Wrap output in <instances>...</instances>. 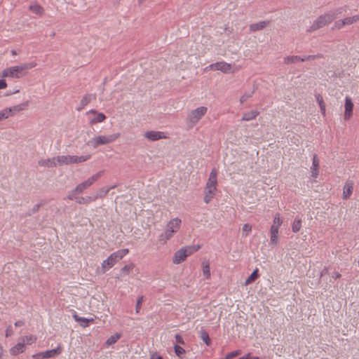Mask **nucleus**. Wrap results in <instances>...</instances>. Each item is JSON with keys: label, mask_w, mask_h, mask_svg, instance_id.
<instances>
[{"label": "nucleus", "mask_w": 359, "mask_h": 359, "mask_svg": "<svg viewBox=\"0 0 359 359\" xmlns=\"http://www.w3.org/2000/svg\"><path fill=\"white\" fill-rule=\"evenodd\" d=\"M74 320L80 324V325L83 327H86L89 326L90 323H93V318H86L83 317H79L76 313L73 316Z\"/></svg>", "instance_id": "nucleus-19"}, {"label": "nucleus", "mask_w": 359, "mask_h": 359, "mask_svg": "<svg viewBox=\"0 0 359 359\" xmlns=\"http://www.w3.org/2000/svg\"><path fill=\"white\" fill-rule=\"evenodd\" d=\"M353 109V103L349 97H346L345 99V112L344 118L345 120H348L352 116Z\"/></svg>", "instance_id": "nucleus-13"}, {"label": "nucleus", "mask_w": 359, "mask_h": 359, "mask_svg": "<svg viewBox=\"0 0 359 359\" xmlns=\"http://www.w3.org/2000/svg\"><path fill=\"white\" fill-rule=\"evenodd\" d=\"M200 248V245H189L182 248V249L184 250L187 257L192 255L194 252L198 251Z\"/></svg>", "instance_id": "nucleus-27"}, {"label": "nucleus", "mask_w": 359, "mask_h": 359, "mask_svg": "<svg viewBox=\"0 0 359 359\" xmlns=\"http://www.w3.org/2000/svg\"><path fill=\"white\" fill-rule=\"evenodd\" d=\"M346 24L343 23V20H339L335 22L334 27L337 29H341L344 26H345Z\"/></svg>", "instance_id": "nucleus-51"}, {"label": "nucleus", "mask_w": 359, "mask_h": 359, "mask_svg": "<svg viewBox=\"0 0 359 359\" xmlns=\"http://www.w3.org/2000/svg\"><path fill=\"white\" fill-rule=\"evenodd\" d=\"M259 276L258 274V269H256L254 270V271L251 273V275L245 280V285H248L249 284L254 282Z\"/></svg>", "instance_id": "nucleus-32"}, {"label": "nucleus", "mask_w": 359, "mask_h": 359, "mask_svg": "<svg viewBox=\"0 0 359 359\" xmlns=\"http://www.w3.org/2000/svg\"><path fill=\"white\" fill-rule=\"evenodd\" d=\"M208 109L205 107H200L193 110L189 115L190 121L196 124L207 112Z\"/></svg>", "instance_id": "nucleus-10"}, {"label": "nucleus", "mask_w": 359, "mask_h": 359, "mask_svg": "<svg viewBox=\"0 0 359 359\" xmlns=\"http://www.w3.org/2000/svg\"><path fill=\"white\" fill-rule=\"evenodd\" d=\"M215 70H219L223 73H229L231 72V65L225 62H217L214 63Z\"/></svg>", "instance_id": "nucleus-17"}, {"label": "nucleus", "mask_w": 359, "mask_h": 359, "mask_svg": "<svg viewBox=\"0 0 359 359\" xmlns=\"http://www.w3.org/2000/svg\"><path fill=\"white\" fill-rule=\"evenodd\" d=\"M243 231V232H245V236H247L249 233L251 232L252 231V226L250 224H245L243 226V229H242Z\"/></svg>", "instance_id": "nucleus-48"}, {"label": "nucleus", "mask_w": 359, "mask_h": 359, "mask_svg": "<svg viewBox=\"0 0 359 359\" xmlns=\"http://www.w3.org/2000/svg\"><path fill=\"white\" fill-rule=\"evenodd\" d=\"M20 341L24 343V345H25V344L30 345L36 341V337L32 334L22 337Z\"/></svg>", "instance_id": "nucleus-33"}, {"label": "nucleus", "mask_w": 359, "mask_h": 359, "mask_svg": "<svg viewBox=\"0 0 359 359\" xmlns=\"http://www.w3.org/2000/svg\"><path fill=\"white\" fill-rule=\"evenodd\" d=\"M119 133L112 134L110 135H100L89 140L88 144L91 145L93 148H97L100 145L108 144L114 142L119 137Z\"/></svg>", "instance_id": "nucleus-8"}, {"label": "nucleus", "mask_w": 359, "mask_h": 359, "mask_svg": "<svg viewBox=\"0 0 359 359\" xmlns=\"http://www.w3.org/2000/svg\"><path fill=\"white\" fill-rule=\"evenodd\" d=\"M2 354H3V350H2V348L0 346V358L2 356Z\"/></svg>", "instance_id": "nucleus-60"}, {"label": "nucleus", "mask_w": 359, "mask_h": 359, "mask_svg": "<svg viewBox=\"0 0 359 359\" xmlns=\"http://www.w3.org/2000/svg\"><path fill=\"white\" fill-rule=\"evenodd\" d=\"M97 198H98V196H94V197L86 196V197H83V196H76V198L74 199L73 201H75L79 204H88V203H91L93 201H95Z\"/></svg>", "instance_id": "nucleus-20"}, {"label": "nucleus", "mask_w": 359, "mask_h": 359, "mask_svg": "<svg viewBox=\"0 0 359 359\" xmlns=\"http://www.w3.org/2000/svg\"><path fill=\"white\" fill-rule=\"evenodd\" d=\"M104 171L101 170L89 177L86 181L78 184L73 190L69 192L67 198L74 200L76 198V195L82 194L86 189L90 187L95 182H96L103 175Z\"/></svg>", "instance_id": "nucleus-3"}, {"label": "nucleus", "mask_w": 359, "mask_h": 359, "mask_svg": "<svg viewBox=\"0 0 359 359\" xmlns=\"http://www.w3.org/2000/svg\"><path fill=\"white\" fill-rule=\"evenodd\" d=\"M254 93V90H252L249 93H245L240 98V102L241 104L246 102L249 98H250Z\"/></svg>", "instance_id": "nucleus-42"}, {"label": "nucleus", "mask_w": 359, "mask_h": 359, "mask_svg": "<svg viewBox=\"0 0 359 359\" xmlns=\"http://www.w3.org/2000/svg\"><path fill=\"white\" fill-rule=\"evenodd\" d=\"M7 86L6 82L4 80L0 79V89H4Z\"/></svg>", "instance_id": "nucleus-52"}, {"label": "nucleus", "mask_w": 359, "mask_h": 359, "mask_svg": "<svg viewBox=\"0 0 359 359\" xmlns=\"http://www.w3.org/2000/svg\"><path fill=\"white\" fill-rule=\"evenodd\" d=\"M282 224L283 220L280 217V214L276 213L270 229V243L273 245H276L278 243V230Z\"/></svg>", "instance_id": "nucleus-9"}, {"label": "nucleus", "mask_w": 359, "mask_h": 359, "mask_svg": "<svg viewBox=\"0 0 359 359\" xmlns=\"http://www.w3.org/2000/svg\"><path fill=\"white\" fill-rule=\"evenodd\" d=\"M241 354V350H236V351H232V352H230L229 353L224 359H230V358H235L239 355Z\"/></svg>", "instance_id": "nucleus-43"}, {"label": "nucleus", "mask_w": 359, "mask_h": 359, "mask_svg": "<svg viewBox=\"0 0 359 359\" xmlns=\"http://www.w3.org/2000/svg\"><path fill=\"white\" fill-rule=\"evenodd\" d=\"M199 337L207 346L210 345L211 340L210 339L209 334L203 327H201L199 331Z\"/></svg>", "instance_id": "nucleus-25"}, {"label": "nucleus", "mask_w": 359, "mask_h": 359, "mask_svg": "<svg viewBox=\"0 0 359 359\" xmlns=\"http://www.w3.org/2000/svg\"><path fill=\"white\" fill-rule=\"evenodd\" d=\"M269 23V21H260L257 23L251 24L249 27L250 31L256 32L258 30H262L264 29L268 25Z\"/></svg>", "instance_id": "nucleus-22"}, {"label": "nucleus", "mask_w": 359, "mask_h": 359, "mask_svg": "<svg viewBox=\"0 0 359 359\" xmlns=\"http://www.w3.org/2000/svg\"><path fill=\"white\" fill-rule=\"evenodd\" d=\"M332 277L333 278H335V279H337V278H339L341 277V274L338 272H334L332 275Z\"/></svg>", "instance_id": "nucleus-53"}, {"label": "nucleus", "mask_w": 359, "mask_h": 359, "mask_svg": "<svg viewBox=\"0 0 359 359\" xmlns=\"http://www.w3.org/2000/svg\"><path fill=\"white\" fill-rule=\"evenodd\" d=\"M24 325V322L22 321V320H18V321H16L15 323V327H20V326H22Z\"/></svg>", "instance_id": "nucleus-54"}, {"label": "nucleus", "mask_w": 359, "mask_h": 359, "mask_svg": "<svg viewBox=\"0 0 359 359\" xmlns=\"http://www.w3.org/2000/svg\"><path fill=\"white\" fill-rule=\"evenodd\" d=\"M91 113L96 114V116L92 120V123H101L106 119V116L102 113H97L95 110H91Z\"/></svg>", "instance_id": "nucleus-30"}, {"label": "nucleus", "mask_w": 359, "mask_h": 359, "mask_svg": "<svg viewBox=\"0 0 359 359\" xmlns=\"http://www.w3.org/2000/svg\"><path fill=\"white\" fill-rule=\"evenodd\" d=\"M144 137L150 141H156L166 138L163 132L150 130L144 133Z\"/></svg>", "instance_id": "nucleus-12"}, {"label": "nucleus", "mask_w": 359, "mask_h": 359, "mask_svg": "<svg viewBox=\"0 0 359 359\" xmlns=\"http://www.w3.org/2000/svg\"><path fill=\"white\" fill-rule=\"evenodd\" d=\"M353 187L354 183L353 181L348 180L346 182L343 189V198L344 199H347L351 196Z\"/></svg>", "instance_id": "nucleus-14"}, {"label": "nucleus", "mask_w": 359, "mask_h": 359, "mask_svg": "<svg viewBox=\"0 0 359 359\" xmlns=\"http://www.w3.org/2000/svg\"><path fill=\"white\" fill-rule=\"evenodd\" d=\"M11 53L12 55H16L18 54L16 50H12L11 51Z\"/></svg>", "instance_id": "nucleus-59"}, {"label": "nucleus", "mask_w": 359, "mask_h": 359, "mask_svg": "<svg viewBox=\"0 0 359 359\" xmlns=\"http://www.w3.org/2000/svg\"><path fill=\"white\" fill-rule=\"evenodd\" d=\"M250 354L248 353L245 357V359H261L259 358V357H253V358H250Z\"/></svg>", "instance_id": "nucleus-55"}, {"label": "nucleus", "mask_w": 359, "mask_h": 359, "mask_svg": "<svg viewBox=\"0 0 359 359\" xmlns=\"http://www.w3.org/2000/svg\"><path fill=\"white\" fill-rule=\"evenodd\" d=\"M334 20V13H325L320 15L312 24V25L307 29V32L311 33L326 25H328Z\"/></svg>", "instance_id": "nucleus-6"}, {"label": "nucleus", "mask_w": 359, "mask_h": 359, "mask_svg": "<svg viewBox=\"0 0 359 359\" xmlns=\"http://www.w3.org/2000/svg\"><path fill=\"white\" fill-rule=\"evenodd\" d=\"M91 158V155H86V156H57V162L58 165H69L74 163H80L85 162Z\"/></svg>", "instance_id": "nucleus-7"}, {"label": "nucleus", "mask_w": 359, "mask_h": 359, "mask_svg": "<svg viewBox=\"0 0 359 359\" xmlns=\"http://www.w3.org/2000/svg\"><path fill=\"white\" fill-rule=\"evenodd\" d=\"M25 349V346L24 345V343L20 341L15 346L11 348L10 353L13 355H17L19 353H23Z\"/></svg>", "instance_id": "nucleus-21"}, {"label": "nucleus", "mask_w": 359, "mask_h": 359, "mask_svg": "<svg viewBox=\"0 0 359 359\" xmlns=\"http://www.w3.org/2000/svg\"><path fill=\"white\" fill-rule=\"evenodd\" d=\"M206 69H214L215 70V65H214V64H211L210 65L207 67Z\"/></svg>", "instance_id": "nucleus-56"}, {"label": "nucleus", "mask_w": 359, "mask_h": 359, "mask_svg": "<svg viewBox=\"0 0 359 359\" xmlns=\"http://www.w3.org/2000/svg\"><path fill=\"white\" fill-rule=\"evenodd\" d=\"M11 116V109H7L6 108V109L1 110L0 111V121L4 120V119L8 118Z\"/></svg>", "instance_id": "nucleus-40"}, {"label": "nucleus", "mask_w": 359, "mask_h": 359, "mask_svg": "<svg viewBox=\"0 0 359 359\" xmlns=\"http://www.w3.org/2000/svg\"><path fill=\"white\" fill-rule=\"evenodd\" d=\"M133 267H134V265L133 264H128V265H125L121 269V276L128 275L130 272V271L133 270Z\"/></svg>", "instance_id": "nucleus-37"}, {"label": "nucleus", "mask_w": 359, "mask_h": 359, "mask_svg": "<svg viewBox=\"0 0 359 359\" xmlns=\"http://www.w3.org/2000/svg\"><path fill=\"white\" fill-rule=\"evenodd\" d=\"M327 272V269H324L321 273H320V276H323L325 273H326Z\"/></svg>", "instance_id": "nucleus-57"}, {"label": "nucleus", "mask_w": 359, "mask_h": 359, "mask_svg": "<svg viewBox=\"0 0 359 359\" xmlns=\"http://www.w3.org/2000/svg\"><path fill=\"white\" fill-rule=\"evenodd\" d=\"M203 273L205 278L208 279L210 277V263L208 261H203L202 263Z\"/></svg>", "instance_id": "nucleus-29"}, {"label": "nucleus", "mask_w": 359, "mask_h": 359, "mask_svg": "<svg viewBox=\"0 0 359 359\" xmlns=\"http://www.w3.org/2000/svg\"><path fill=\"white\" fill-rule=\"evenodd\" d=\"M318 168H319V160L316 154L313 155V163L311 166V172L312 177H316L318 175Z\"/></svg>", "instance_id": "nucleus-24"}, {"label": "nucleus", "mask_w": 359, "mask_h": 359, "mask_svg": "<svg viewBox=\"0 0 359 359\" xmlns=\"http://www.w3.org/2000/svg\"><path fill=\"white\" fill-rule=\"evenodd\" d=\"M259 114V112L257 110H252L250 111L245 112L243 114L241 120L243 121H250L256 118Z\"/></svg>", "instance_id": "nucleus-23"}, {"label": "nucleus", "mask_w": 359, "mask_h": 359, "mask_svg": "<svg viewBox=\"0 0 359 359\" xmlns=\"http://www.w3.org/2000/svg\"><path fill=\"white\" fill-rule=\"evenodd\" d=\"M26 106L27 103H22L6 109H11V114L12 115V113L19 112L23 110Z\"/></svg>", "instance_id": "nucleus-35"}, {"label": "nucleus", "mask_w": 359, "mask_h": 359, "mask_svg": "<svg viewBox=\"0 0 359 359\" xmlns=\"http://www.w3.org/2000/svg\"><path fill=\"white\" fill-rule=\"evenodd\" d=\"M29 10L36 14H41L43 11L42 7L38 4L31 5Z\"/></svg>", "instance_id": "nucleus-41"}, {"label": "nucleus", "mask_w": 359, "mask_h": 359, "mask_svg": "<svg viewBox=\"0 0 359 359\" xmlns=\"http://www.w3.org/2000/svg\"><path fill=\"white\" fill-rule=\"evenodd\" d=\"M358 21H359V15H356L353 17H348L343 19V23L346 24V25H351Z\"/></svg>", "instance_id": "nucleus-34"}, {"label": "nucleus", "mask_w": 359, "mask_h": 359, "mask_svg": "<svg viewBox=\"0 0 359 359\" xmlns=\"http://www.w3.org/2000/svg\"><path fill=\"white\" fill-rule=\"evenodd\" d=\"M13 334V331L11 325L8 326L6 330V337H11Z\"/></svg>", "instance_id": "nucleus-50"}, {"label": "nucleus", "mask_w": 359, "mask_h": 359, "mask_svg": "<svg viewBox=\"0 0 359 359\" xmlns=\"http://www.w3.org/2000/svg\"><path fill=\"white\" fill-rule=\"evenodd\" d=\"M323 57V55L322 54H317V55H306L302 57L303 59H305L306 60H316Z\"/></svg>", "instance_id": "nucleus-45"}, {"label": "nucleus", "mask_w": 359, "mask_h": 359, "mask_svg": "<svg viewBox=\"0 0 359 359\" xmlns=\"http://www.w3.org/2000/svg\"><path fill=\"white\" fill-rule=\"evenodd\" d=\"M217 171L216 168L212 169L204 189L203 201L207 204L209 203L215 196L217 184Z\"/></svg>", "instance_id": "nucleus-2"}, {"label": "nucleus", "mask_w": 359, "mask_h": 359, "mask_svg": "<svg viewBox=\"0 0 359 359\" xmlns=\"http://www.w3.org/2000/svg\"><path fill=\"white\" fill-rule=\"evenodd\" d=\"M114 187H109V188H107V189H104V188H102L99 191V192L97 193V194L95 196H98V198L103 197V196H106L109 193V190Z\"/></svg>", "instance_id": "nucleus-44"}, {"label": "nucleus", "mask_w": 359, "mask_h": 359, "mask_svg": "<svg viewBox=\"0 0 359 359\" xmlns=\"http://www.w3.org/2000/svg\"><path fill=\"white\" fill-rule=\"evenodd\" d=\"M143 301H144V297L143 296L140 297L137 299L136 308H135V311H136L137 313H138L140 312V310L141 309L142 304Z\"/></svg>", "instance_id": "nucleus-46"}, {"label": "nucleus", "mask_w": 359, "mask_h": 359, "mask_svg": "<svg viewBox=\"0 0 359 359\" xmlns=\"http://www.w3.org/2000/svg\"><path fill=\"white\" fill-rule=\"evenodd\" d=\"M36 66L34 62L22 64L18 66H13L4 69L1 73L2 77H11L20 79L26 75L27 70Z\"/></svg>", "instance_id": "nucleus-1"}, {"label": "nucleus", "mask_w": 359, "mask_h": 359, "mask_svg": "<svg viewBox=\"0 0 359 359\" xmlns=\"http://www.w3.org/2000/svg\"><path fill=\"white\" fill-rule=\"evenodd\" d=\"M200 248V245H189L182 248V249L184 250L187 257L192 255L194 252L198 251Z\"/></svg>", "instance_id": "nucleus-28"}, {"label": "nucleus", "mask_w": 359, "mask_h": 359, "mask_svg": "<svg viewBox=\"0 0 359 359\" xmlns=\"http://www.w3.org/2000/svg\"><path fill=\"white\" fill-rule=\"evenodd\" d=\"M302 219L296 217L292 224V230L294 233L298 232L302 228Z\"/></svg>", "instance_id": "nucleus-31"}, {"label": "nucleus", "mask_w": 359, "mask_h": 359, "mask_svg": "<svg viewBox=\"0 0 359 359\" xmlns=\"http://www.w3.org/2000/svg\"><path fill=\"white\" fill-rule=\"evenodd\" d=\"M174 350L175 354L180 358H182V355L185 353V350L180 346L175 345Z\"/></svg>", "instance_id": "nucleus-39"}, {"label": "nucleus", "mask_w": 359, "mask_h": 359, "mask_svg": "<svg viewBox=\"0 0 359 359\" xmlns=\"http://www.w3.org/2000/svg\"><path fill=\"white\" fill-rule=\"evenodd\" d=\"M96 99L95 94H86L82 97L79 107H77L78 111L82 110L87 104H88L92 100Z\"/></svg>", "instance_id": "nucleus-15"}, {"label": "nucleus", "mask_w": 359, "mask_h": 359, "mask_svg": "<svg viewBox=\"0 0 359 359\" xmlns=\"http://www.w3.org/2000/svg\"><path fill=\"white\" fill-rule=\"evenodd\" d=\"M61 352H62L61 347L57 346L56 348H54L52 350H48V351H46L43 352L38 353L34 355L33 357L35 358H39V359L50 358H53V357L60 355L61 353Z\"/></svg>", "instance_id": "nucleus-11"}, {"label": "nucleus", "mask_w": 359, "mask_h": 359, "mask_svg": "<svg viewBox=\"0 0 359 359\" xmlns=\"http://www.w3.org/2000/svg\"><path fill=\"white\" fill-rule=\"evenodd\" d=\"M121 337V334H115L114 335H111L106 341V344L108 345V346H111L114 344H115Z\"/></svg>", "instance_id": "nucleus-36"}, {"label": "nucleus", "mask_w": 359, "mask_h": 359, "mask_svg": "<svg viewBox=\"0 0 359 359\" xmlns=\"http://www.w3.org/2000/svg\"><path fill=\"white\" fill-rule=\"evenodd\" d=\"M343 11H346V8L344 7L338 8L334 11H330L328 13H334V19L338 15H340L343 13Z\"/></svg>", "instance_id": "nucleus-47"}, {"label": "nucleus", "mask_w": 359, "mask_h": 359, "mask_svg": "<svg viewBox=\"0 0 359 359\" xmlns=\"http://www.w3.org/2000/svg\"><path fill=\"white\" fill-rule=\"evenodd\" d=\"M317 102L319 104L320 111L323 115L325 114V104H324L323 99L321 95H318L316 97Z\"/></svg>", "instance_id": "nucleus-38"}, {"label": "nucleus", "mask_w": 359, "mask_h": 359, "mask_svg": "<svg viewBox=\"0 0 359 359\" xmlns=\"http://www.w3.org/2000/svg\"><path fill=\"white\" fill-rule=\"evenodd\" d=\"M187 259L186 254L184 249L180 248L176 252H175L172 262L175 264H179L183 262Z\"/></svg>", "instance_id": "nucleus-16"}, {"label": "nucleus", "mask_w": 359, "mask_h": 359, "mask_svg": "<svg viewBox=\"0 0 359 359\" xmlns=\"http://www.w3.org/2000/svg\"><path fill=\"white\" fill-rule=\"evenodd\" d=\"M151 359H163L162 357L159 356V355H156V356H152Z\"/></svg>", "instance_id": "nucleus-58"}, {"label": "nucleus", "mask_w": 359, "mask_h": 359, "mask_svg": "<svg viewBox=\"0 0 359 359\" xmlns=\"http://www.w3.org/2000/svg\"><path fill=\"white\" fill-rule=\"evenodd\" d=\"M175 338L176 341L178 344H184V341L180 334H175Z\"/></svg>", "instance_id": "nucleus-49"}, {"label": "nucleus", "mask_w": 359, "mask_h": 359, "mask_svg": "<svg viewBox=\"0 0 359 359\" xmlns=\"http://www.w3.org/2000/svg\"><path fill=\"white\" fill-rule=\"evenodd\" d=\"M181 224L182 220L178 217L170 219L167 223L165 231L159 236V241L165 243L180 230Z\"/></svg>", "instance_id": "nucleus-4"}, {"label": "nucleus", "mask_w": 359, "mask_h": 359, "mask_svg": "<svg viewBox=\"0 0 359 359\" xmlns=\"http://www.w3.org/2000/svg\"><path fill=\"white\" fill-rule=\"evenodd\" d=\"M38 165L42 167L51 168L58 165L57 162V157H53L48 159H41L38 162Z\"/></svg>", "instance_id": "nucleus-18"}, {"label": "nucleus", "mask_w": 359, "mask_h": 359, "mask_svg": "<svg viewBox=\"0 0 359 359\" xmlns=\"http://www.w3.org/2000/svg\"><path fill=\"white\" fill-rule=\"evenodd\" d=\"M299 61L304 62L305 61V59H303L302 57L298 55L287 56L284 57V63L286 65L294 63Z\"/></svg>", "instance_id": "nucleus-26"}, {"label": "nucleus", "mask_w": 359, "mask_h": 359, "mask_svg": "<svg viewBox=\"0 0 359 359\" xmlns=\"http://www.w3.org/2000/svg\"><path fill=\"white\" fill-rule=\"evenodd\" d=\"M128 252V249H122L111 254V255L102 263L101 267L102 272L105 273L108 269L113 267L118 261L126 256Z\"/></svg>", "instance_id": "nucleus-5"}]
</instances>
